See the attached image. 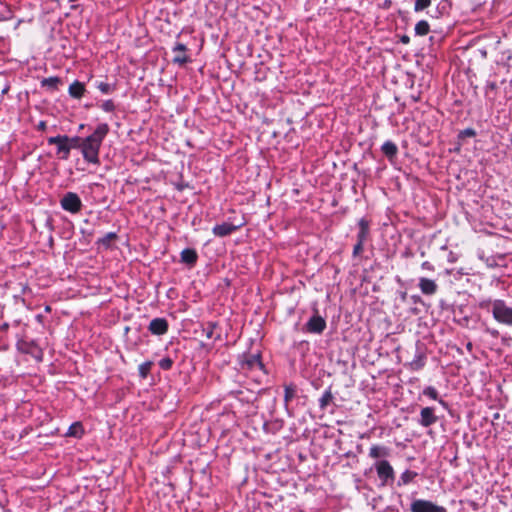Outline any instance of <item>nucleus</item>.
Masks as SVG:
<instances>
[{"label":"nucleus","instance_id":"23","mask_svg":"<svg viewBox=\"0 0 512 512\" xmlns=\"http://www.w3.org/2000/svg\"><path fill=\"white\" fill-rule=\"evenodd\" d=\"M297 387L294 384H288L284 387V402L287 406L288 403L296 396Z\"/></svg>","mask_w":512,"mask_h":512},{"label":"nucleus","instance_id":"33","mask_svg":"<svg viewBox=\"0 0 512 512\" xmlns=\"http://www.w3.org/2000/svg\"><path fill=\"white\" fill-rule=\"evenodd\" d=\"M97 88L103 94H109V93H111L114 90V88L109 83H106V82H99L97 84Z\"/></svg>","mask_w":512,"mask_h":512},{"label":"nucleus","instance_id":"25","mask_svg":"<svg viewBox=\"0 0 512 512\" xmlns=\"http://www.w3.org/2000/svg\"><path fill=\"white\" fill-rule=\"evenodd\" d=\"M496 89H497V85L495 82L488 81L485 85V96L491 102H493L495 100Z\"/></svg>","mask_w":512,"mask_h":512},{"label":"nucleus","instance_id":"1","mask_svg":"<svg viewBox=\"0 0 512 512\" xmlns=\"http://www.w3.org/2000/svg\"><path fill=\"white\" fill-rule=\"evenodd\" d=\"M108 133L109 125L107 123H101L96 127L91 135L83 138L81 153L86 162L95 165L100 163V148Z\"/></svg>","mask_w":512,"mask_h":512},{"label":"nucleus","instance_id":"27","mask_svg":"<svg viewBox=\"0 0 512 512\" xmlns=\"http://www.w3.org/2000/svg\"><path fill=\"white\" fill-rule=\"evenodd\" d=\"M416 476H417L416 472L411 471V470H405L400 476L399 485H401V484L406 485V484L410 483Z\"/></svg>","mask_w":512,"mask_h":512},{"label":"nucleus","instance_id":"2","mask_svg":"<svg viewBox=\"0 0 512 512\" xmlns=\"http://www.w3.org/2000/svg\"><path fill=\"white\" fill-rule=\"evenodd\" d=\"M481 309L492 312L493 318L500 324L512 326V307L502 299H485L479 302Z\"/></svg>","mask_w":512,"mask_h":512},{"label":"nucleus","instance_id":"7","mask_svg":"<svg viewBox=\"0 0 512 512\" xmlns=\"http://www.w3.org/2000/svg\"><path fill=\"white\" fill-rule=\"evenodd\" d=\"M49 145H56V155L62 160H68L70 156V150L66 141L63 140V135H57L49 137L47 139Z\"/></svg>","mask_w":512,"mask_h":512},{"label":"nucleus","instance_id":"15","mask_svg":"<svg viewBox=\"0 0 512 512\" xmlns=\"http://www.w3.org/2000/svg\"><path fill=\"white\" fill-rule=\"evenodd\" d=\"M85 85L80 81H74L68 88V93L72 98L80 99L85 93Z\"/></svg>","mask_w":512,"mask_h":512},{"label":"nucleus","instance_id":"13","mask_svg":"<svg viewBox=\"0 0 512 512\" xmlns=\"http://www.w3.org/2000/svg\"><path fill=\"white\" fill-rule=\"evenodd\" d=\"M186 50L187 48L184 44L177 43L172 49L174 53L173 62L180 65L187 63L189 61V58L186 55Z\"/></svg>","mask_w":512,"mask_h":512},{"label":"nucleus","instance_id":"36","mask_svg":"<svg viewBox=\"0 0 512 512\" xmlns=\"http://www.w3.org/2000/svg\"><path fill=\"white\" fill-rule=\"evenodd\" d=\"M363 245H364L363 242L357 241V243L354 245V248H353V256L354 257L359 256L363 252Z\"/></svg>","mask_w":512,"mask_h":512},{"label":"nucleus","instance_id":"9","mask_svg":"<svg viewBox=\"0 0 512 512\" xmlns=\"http://www.w3.org/2000/svg\"><path fill=\"white\" fill-rule=\"evenodd\" d=\"M168 321L165 318H154L150 321L148 330L153 335H164L168 331Z\"/></svg>","mask_w":512,"mask_h":512},{"label":"nucleus","instance_id":"44","mask_svg":"<svg viewBox=\"0 0 512 512\" xmlns=\"http://www.w3.org/2000/svg\"><path fill=\"white\" fill-rule=\"evenodd\" d=\"M439 403H441L442 405H445V402L443 400H439Z\"/></svg>","mask_w":512,"mask_h":512},{"label":"nucleus","instance_id":"4","mask_svg":"<svg viewBox=\"0 0 512 512\" xmlns=\"http://www.w3.org/2000/svg\"><path fill=\"white\" fill-rule=\"evenodd\" d=\"M410 512H447V509L430 500L414 499L410 504Z\"/></svg>","mask_w":512,"mask_h":512},{"label":"nucleus","instance_id":"3","mask_svg":"<svg viewBox=\"0 0 512 512\" xmlns=\"http://www.w3.org/2000/svg\"><path fill=\"white\" fill-rule=\"evenodd\" d=\"M378 478L383 485L392 483L395 479V472L393 467L387 460H379L374 464Z\"/></svg>","mask_w":512,"mask_h":512},{"label":"nucleus","instance_id":"42","mask_svg":"<svg viewBox=\"0 0 512 512\" xmlns=\"http://www.w3.org/2000/svg\"><path fill=\"white\" fill-rule=\"evenodd\" d=\"M490 333H491L493 336H497V335H498V331H497V330H492Z\"/></svg>","mask_w":512,"mask_h":512},{"label":"nucleus","instance_id":"11","mask_svg":"<svg viewBox=\"0 0 512 512\" xmlns=\"http://www.w3.org/2000/svg\"><path fill=\"white\" fill-rule=\"evenodd\" d=\"M242 224L234 225L228 222L217 224L213 227L212 232L215 236L225 237L235 232Z\"/></svg>","mask_w":512,"mask_h":512},{"label":"nucleus","instance_id":"43","mask_svg":"<svg viewBox=\"0 0 512 512\" xmlns=\"http://www.w3.org/2000/svg\"><path fill=\"white\" fill-rule=\"evenodd\" d=\"M39 126H40V128H44L45 127V123L41 122Z\"/></svg>","mask_w":512,"mask_h":512},{"label":"nucleus","instance_id":"40","mask_svg":"<svg viewBox=\"0 0 512 512\" xmlns=\"http://www.w3.org/2000/svg\"><path fill=\"white\" fill-rule=\"evenodd\" d=\"M410 41L409 37L404 35L401 37V42L404 43V44H408Z\"/></svg>","mask_w":512,"mask_h":512},{"label":"nucleus","instance_id":"22","mask_svg":"<svg viewBox=\"0 0 512 512\" xmlns=\"http://www.w3.org/2000/svg\"><path fill=\"white\" fill-rule=\"evenodd\" d=\"M84 433L83 427L80 422H75L68 428L66 436L80 438Z\"/></svg>","mask_w":512,"mask_h":512},{"label":"nucleus","instance_id":"37","mask_svg":"<svg viewBox=\"0 0 512 512\" xmlns=\"http://www.w3.org/2000/svg\"><path fill=\"white\" fill-rule=\"evenodd\" d=\"M476 135V132L472 128L464 129L460 132L459 137H474Z\"/></svg>","mask_w":512,"mask_h":512},{"label":"nucleus","instance_id":"35","mask_svg":"<svg viewBox=\"0 0 512 512\" xmlns=\"http://www.w3.org/2000/svg\"><path fill=\"white\" fill-rule=\"evenodd\" d=\"M28 353H31L35 358L41 359L42 358V352L36 345L31 343V350H25Z\"/></svg>","mask_w":512,"mask_h":512},{"label":"nucleus","instance_id":"5","mask_svg":"<svg viewBox=\"0 0 512 512\" xmlns=\"http://www.w3.org/2000/svg\"><path fill=\"white\" fill-rule=\"evenodd\" d=\"M61 207L70 213H78L82 208V202L80 197L74 193V192H68L66 193L61 201H60Z\"/></svg>","mask_w":512,"mask_h":512},{"label":"nucleus","instance_id":"41","mask_svg":"<svg viewBox=\"0 0 512 512\" xmlns=\"http://www.w3.org/2000/svg\"><path fill=\"white\" fill-rule=\"evenodd\" d=\"M8 328H9V324L8 323H3V324L0 325V329L3 330V331H6Z\"/></svg>","mask_w":512,"mask_h":512},{"label":"nucleus","instance_id":"17","mask_svg":"<svg viewBox=\"0 0 512 512\" xmlns=\"http://www.w3.org/2000/svg\"><path fill=\"white\" fill-rule=\"evenodd\" d=\"M358 227L357 241L365 243L369 236V222L365 218H361Z\"/></svg>","mask_w":512,"mask_h":512},{"label":"nucleus","instance_id":"30","mask_svg":"<svg viewBox=\"0 0 512 512\" xmlns=\"http://www.w3.org/2000/svg\"><path fill=\"white\" fill-rule=\"evenodd\" d=\"M217 327V324L214 323V322H209L207 324V326L203 329L204 333H205V336L208 338V339H212L214 338V330L215 328ZM219 336L215 337V339H217Z\"/></svg>","mask_w":512,"mask_h":512},{"label":"nucleus","instance_id":"21","mask_svg":"<svg viewBox=\"0 0 512 512\" xmlns=\"http://www.w3.org/2000/svg\"><path fill=\"white\" fill-rule=\"evenodd\" d=\"M61 83V79L57 76L44 78L41 80V87H46L51 90H56Z\"/></svg>","mask_w":512,"mask_h":512},{"label":"nucleus","instance_id":"31","mask_svg":"<svg viewBox=\"0 0 512 512\" xmlns=\"http://www.w3.org/2000/svg\"><path fill=\"white\" fill-rule=\"evenodd\" d=\"M423 395L428 396L429 398L433 400H438V391L432 387L428 386L423 390Z\"/></svg>","mask_w":512,"mask_h":512},{"label":"nucleus","instance_id":"24","mask_svg":"<svg viewBox=\"0 0 512 512\" xmlns=\"http://www.w3.org/2000/svg\"><path fill=\"white\" fill-rule=\"evenodd\" d=\"M430 31V25L426 20H421L415 25V34L418 36H425Z\"/></svg>","mask_w":512,"mask_h":512},{"label":"nucleus","instance_id":"32","mask_svg":"<svg viewBox=\"0 0 512 512\" xmlns=\"http://www.w3.org/2000/svg\"><path fill=\"white\" fill-rule=\"evenodd\" d=\"M174 361L170 357L162 358L159 361V366L163 370H169L172 368Z\"/></svg>","mask_w":512,"mask_h":512},{"label":"nucleus","instance_id":"20","mask_svg":"<svg viewBox=\"0 0 512 512\" xmlns=\"http://www.w3.org/2000/svg\"><path fill=\"white\" fill-rule=\"evenodd\" d=\"M63 140L67 142L70 151L71 149H80L82 151L83 138L79 136L69 137L63 135Z\"/></svg>","mask_w":512,"mask_h":512},{"label":"nucleus","instance_id":"6","mask_svg":"<svg viewBox=\"0 0 512 512\" xmlns=\"http://www.w3.org/2000/svg\"><path fill=\"white\" fill-rule=\"evenodd\" d=\"M239 365L242 370H255L262 369L263 364L260 359V354H242L239 356Z\"/></svg>","mask_w":512,"mask_h":512},{"label":"nucleus","instance_id":"38","mask_svg":"<svg viewBox=\"0 0 512 512\" xmlns=\"http://www.w3.org/2000/svg\"><path fill=\"white\" fill-rule=\"evenodd\" d=\"M114 238H116V234H115V233H113V232H110V233L106 234V235L102 238V240H101V241H102V243H103V244H109V242H110L112 239H114Z\"/></svg>","mask_w":512,"mask_h":512},{"label":"nucleus","instance_id":"19","mask_svg":"<svg viewBox=\"0 0 512 512\" xmlns=\"http://www.w3.org/2000/svg\"><path fill=\"white\" fill-rule=\"evenodd\" d=\"M381 151L388 158H393L396 156V154L398 152V148L394 142L386 141L383 143V145L381 147Z\"/></svg>","mask_w":512,"mask_h":512},{"label":"nucleus","instance_id":"29","mask_svg":"<svg viewBox=\"0 0 512 512\" xmlns=\"http://www.w3.org/2000/svg\"><path fill=\"white\" fill-rule=\"evenodd\" d=\"M432 3V0H416L414 4V11L420 12L428 8Z\"/></svg>","mask_w":512,"mask_h":512},{"label":"nucleus","instance_id":"8","mask_svg":"<svg viewBox=\"0 0 512 512\" xmlns=\"http://www.w3.org/2000/svg\"><path fill=\"white\" fill-rule=\"evenodd\" d=\"M438 421V417L435 415L434 408L424 407L420 411V418L418 423L422 427H429Z\"/></svg>","mask_w":512,"mask_h":512},{"label":"nucleus","instance_id":"34","mask_svg":"<svg viewBox=\"0 0 512 512\" xmlns=\"http://www.w3.org/2000/svg\"><path fill=\"white\" fill-rule=\"evenodd\" d=\"M101 108L105 111V112H112L115 110V104L112 100H105L102 104H101Z\"/></svg>","mask_w":512,"mask_h":512},{"label":"nucleus","instance_id":"28","mask_svg":"<svg viewBox=\"0 0 512 512\" xmlns=\"http://www.w3.org/2000/svg\"><path fill=\"white\" fill-rule=\"evenodd\" d=\"M152 365L153 362L151 361H146L139 365L138 371L141 378L145 379L148 376Z\"/></svg>","mask_w":512,"mask_h":512},{"label":"nucleus","instance_id":"16","mask_svg":"<svg viewBox=\"0 0 512 512\" xmlns=\"http://www.w3.org/2000/svg\"><path fill=\"white\" fill-rule=\"evenodd\" d=\"M181 262L185 263L189 266L195 265L198 255L197 252L194 249L186 248L184 249L181 254Z\"/></svg>","mask_w":512,"mask_h":512},{"label":"nucleus","instance_id":"14","mask_svg":"<svg viewBox=\"0 0 512 512\" xmlns=\"http://www.w3.org/2000/svg\"><path fill=\"white\" fill-rule=\"evenodd\" d=\"M425 363L426 356L424 352L417 348L416 354L413 360L408 364V367L412 371H419L425 366Z\"/></svg>","mask_w":512,"mask_h":512},{"label":"nucleus","instance_id":"26","mask_svg":"<svg viewBox=\"0 0 512 512\" xmlns=\"http://www.w3.org/2000/svg\"><path fill=\"white\" fill-rule=\"evenodd\" d=\"M333 395L330 389L324 391L322 396L319 399V407L321 409H325L332 401Z\"/></svg>","mask_w":512,"mask_h":512},{"label":"nucleus","instance_id":"39","mask_svg":"<svg viewBox=\"0 0 512 512\" xmlns=\"http://www.w3.org/2000/svg\"><path fill=\"white\" fill-rule=\"evenodd\" d=\"M421 267H422V269L428 270V271H433L434 270V266L429 261L423 262Z\"/></svg>","mask_w":512,"mask_h":512},{"label":"nucleus","instance_id":"18","mask_svg":"<svg viewBox=\"0 0 512 512\" xmlns=\"http://www.w3.org/2000/svg\"><path fill=\"white\" fill-rule=\"evenodd\" d=\"M389 454V448L382 445H372L369 450V456L373 459L385 458Z\"/></svg>","mask_w":512,"mask_h":512},{"label":"nucleus","instance_id":"12","mask_svg":"<svg viewBox=\"0 0 512 512\" xmlns=\"http://www.w3.org/2000/svg\"><path fill=\"white\" fill-rule=\"evenodd\" d=\"M418 286L422 294L428 296L434 295L438 290L437 283L434 280L425 277L419 278Z\"/></svg>","mask_w":512,"mask_h":512},{"label":"nucleus","instance_id":"10","mask_svg":"<svg viewBox=\"0 0 512 512\" xmlns=\"http://www.w3.org/2000/svg\"><path fill=\"white\" fill-rule=\"evenodd\" d=\"M326 328V321L319 315L312 316L306 323V329L310 333L320 334Z\"/></svg>","mask_w":512,"mask_h":512}]
</instances>
